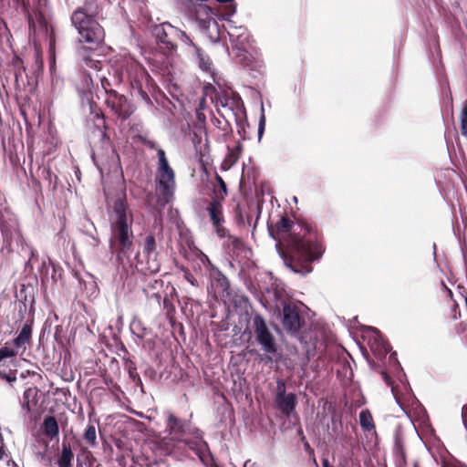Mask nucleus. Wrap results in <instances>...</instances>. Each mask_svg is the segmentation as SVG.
<instances>
[{
  "label": "nucleus",
  "instance_id": "nucleus-1",
  "mask_svg": "<svg viewBox=\"0 0 467 467\" xmlns=\"http://www.w3.org/2000/svg\"><path fill=\"white\" fill-rule=\"evenodd\" d=\"M297 228L298 231L291 220L282 217L269 231L275 240L285 242L291 248L293 258L285 260V265L294 273L306 275L313 270L311 263L319 260L325 249L307 227L298 225Z\"/></svg>",
  "mask_w": 467,
  "mask_h": 467
},
{
  "label": "nucleus",
  "instance_id": "nucleus-2",
  "mask_svg": "<svg viewBox=\"0 0 467 467\" xmlns=\"http://www.w3.org/2000/svg\"><path fill=\"white\" fill-rule=\"evenodd\" d=\"M109 220L110 224V244L117 246V260L123 270L128 273L124 258L129 257V253L133 245V213L130 209L126 196L123 194L117 198L109 212Z\"/></svg>",
  "mask_w": 467,
  "mask_h": 467
},
{
  "label": "nucleus",
  "instance_id": "nucleus-3",
  "mask_svg": "<svg viewBox=\"0 0 467 467\" xmlns=\"http://www.w3.org/2000/svg\"><path fill=\"white\" fill-rule=\"evenodd\" d=\"M218 3H230L223 8L213 10L206 5H199L195 12V20L201 31L213 43L219 41L222 30L215 17L227 21L236 13L234 0H215Z\"/></svg>",
  "mask_w": 467,
  "mask_h": 467
},
{
  "label": "nucleus",
  "instance_id": "nucleus-4",
  "mask_svg": "<svg viewBox=\"0 0 467 467\" xmlns=\"http://www.w3.org/2000/svg\"><path fill=\"white\" fill-rule=\"evenodd\" d=\"M98 13L97 5H87L76 10L71 16L72 24L81 39L93 46L100 44L105 35L102 26L94 19Z\"/></svg>",
  "mask_w": 467,
  "mask_h": 467
},
{
  "label": "nucleus",
  "instance_id": "nucleus-5",
  "mask_svg": "<svg viewBox=\"0 0 467 467\" xmlns=\"http://www.w3.org/2000/svg\"><path fill=\"white\" fill-rule=\"evenodd\" d=\"M158 166L156 171V197L160 206L164 207L174 197L176 189L175 172L169 164L165 151L158 148Z\"/></svg>",
  "mask_w": 467,
  "mask_h": 467
},
{
  "label": "nucleus",
  "instance_id": "nucleus-6",
  "mask_svg": "<svg viewBox=\"0 0 467 467\" xmlns=\"http://www.w3.org/2000/svg\"><path fill=\"white\" fill-rule=\"evenodd\" d=\"M167 420V428L172 440L177 441H183L190 447V449L195 451L198 454L202 452L207 448V443L203 441L202 434L199 430H195L192 432L195 439L193 441L181 440L178 434L184 435L186 433L184 422L176 418L172 413L168 414Z\"/></svg>",
  "mask_w": 467,
  "mask_h": 467
},
{
  "label": "nucleus",
  "instance_id": "nucleus-7",
  "mask_svg": "<svg viewBox=\"0 0 467 467\" xmlns=\"http://www.w3.org/2000/svg\"><path fill=\"white\" fill-rule=\"evenodd\" d=\"M253 327L255 333L256 341L267 354L276 353V343L275 337L269 330L265 319L260 315H255L253 318Z\"/></svg>",
  "mask_w": 467,
  "mask_h": 467
},
{
  "label": "nucleus",
  "instance_id": "nucleus-8",
  "mask_svg": "<svg viewBox=\"0 0 467 467\" xmlns=\"http://www.w3.org/2000/svg\"><path fill=\"white\" fill-rule=\"evenodd\" d=\"M275 406L285 416H290L296 406V396L294 393H286L285 383L278 379L275 394Z\"/></svg>",
  "mask_w": 467,
  "mask_h": 467
},
{
  "label": "nucleus",
  "instance_id": "nucleus-9",
  "mask_svg": "<svg viewBox=\"0 0 467 467\" xmlns=\"http://www.w3.org/2000/svg\"><path fill=\"white\" fill-rule=\"evenodd\" d=\"M227 33L232 43V49L250 47V34L248 30L244 26H236L230 18L227 20Z\"/></svg>",
  "mask_w": 467,
  "mask_h": 467
},
{
  "label": "nucleus",
  "instance_id": "nucleus-10",
  "mask_svg": "<svg viewBox=\"0 0 467 467\" xmlns=\"http://www.w3.org/2000/svg\"><path fill=\"white\" fill-rule=\"evenodd\" d=\"M143 254L147 256L148 261L146 266L139 267L141 272L157 273L160 271V264L157 261L156 241L153 235L146 236L143 244Z\"/></svg>",
  "mask_w": 467,
  "mask_h": 467
},
{
  "label": "nucleus",
  "instance_id": "nucleus-11",
  "mask_svg": "<svg viewBox=\"0 0 467 467\" xmlns=\"http://www.w3.org/2000/svg\"><path fill=\"white\" fill-rule=\"evenodd\" d=\"M364 338L368 339L371 351L379 358L390 350V347L384 341L382 335L375 327H368Z\"/></svg>",
  "mask_w": 467,
  "mask_h": 467
},
{
  "label": "nucleus",
  "instance_id": "nucleus-12",
  "mask_svg": "<svg viewBox=\"0 0 467 467\" xmlns=\"http://www.w3.org/2000/svg\"><path fill=\"white\" fill-rule=\"evenodd\" d=\"M152 32L157 41L161 43L167 50L172 51L175 49V26H171L170 23H162L155 26Z\"/></svg>",
  "mask_w": 467,
  "mask_h": 467
},
{
  "label": "nucleus",
  "instance_id": "nucleus-13",
  "mask_svg": "<svg viewBox=\"0 0 467 467\" xmlns=\"http://www.w3.org/2000/svg\"><path fill=\"white\" fill-rule=\"evenodd\" d=\"M124 74L127 75V77L129 78V79L131 82L134 81L137 84L139 88H141L142 84L144 82L147 83L149 81V78H150L147 71L140 64H138L135 61L129 62L126 68L121 69V72L119 73V75H118V79L121 80Z\"/></svg>",
  "mask_w": 467,
  "mask_h": 467
},
{
  "label": "nucleus",
  "instance_id": "nucleus-14",
  "mask_svg": "<svg viewBox=\"0 0 467 467\" xmlns=\"http://www.w3.org/2000/svg\"><path fill=\"white\" fill-rule=\"evenodd\" d=\"M283 305V320L282 324L285 330L291 333H296L300 327V317L298 312L295 309V307L291 306L288 304Z\"/></svg>",
  "mask_w": 467,
  "mask_h": 467
},
{
  "label": "nucleus",
  "instance_id": "nucleus-15",
  "mask_svg": "<svg viewBox=\"0 0 467 467\" xmlns=\"http://www.w3.org/2000/svg\"><path fill=\"white\" fill-rule=\"evenodd\" d=\"M232 54L236 63L244 67L254 69L257 67L258 62L248 52V47L233 48Z\"/></svg>",
  "mask_w": 467,
  "mask_h": 467
},
{
  "label": "nucleus",
  "instance_id": "nucleus-16",
  "mask_svg": "<svg viewBox=\"0 0 467 467\" xmlns=\"http://www.w3.org/2000/svg\"><path fill=\"white\" fill-rule=\"evenodd\" d=\"M127 99L124 96L119 95L116 92H111L107 99V104L119 117L126 118L127 112L124 109V105Z\"/></svg>",
  "mask_w": 467,
  "mask_h": 467
},
{
  "label": "nucleus",
  "instance_id": "nucleus-17",
  "mask_svg": "<svg viewBox=\"0 0 467 467\" xmlns=\"http://www.w3.org/2000/svg\"><path fill=\"white\" fill-rule=\"evenodd\" d=\"M38 389L36 388H28L23 394L21 401L22 409L26 412L33 410L37 403Z\"/></svg>",
  "mask_w": 467,
  "mask_h": 467
},
{
  "label": "nucleus",
  "instance_id": "nucleus-18",
  "mask_svg": "<svg viewBox=\"0 0 467 467\" xmlns=\"http://www.w3.org/2000/svg\"><path fill=\"white\" fill-rule=\"evenodd\" d=\"M42 431L50 440L57 438L59 434V428L56 418L53 416L46 417L42 424Z\"/></svg>",
  "mask_w": 467,
  "mask_h": 467
},
{
  "label": "nucleus",
  "instance_id": "nucleus-19",
  "mask_svg": "<svg viewBox=\"0 0 467 467\" xmlns=\"http://www.w3.org/2000/svg\"><path fill=\"white\" fill-rule=\"evenodd\" d=\"M78 55L82 57L85 65L96 71H99L102 67V64L99 60L93 58L89 56L87 47L84 45H79L78 48Z\"/></svg>",
  "mask_w": 467,
  "mask_h": 467
},
{
  "label": "nucleus",
  "instance_id": "nucleus-20",
  "mask_svg": "<svg viewBox=\"0 0 467 467\" xmlns=\"http://www.w3.org/2000/svg\"><path fill=\"white\" fill-rule=\"evenodd\" d=\"M359 424L363 431L375 433V424L373 420V417L368 410H363L359 412Z\"/></svg>",
  "mask_w": 467,
  "mask_h": 467
},
{
  "label": "nucleus",
  "instance_id": "nucleus-21",
  "mask_svg": "<svg viewBox=\"0 0 467 467\" xmlns=\"http://www.w3.org/2000/svg\"><path fill=\"white\" fill-rule=\"evenodd\" d=\"M209 215L215 226L222 222V204L219 199L213 200L208 207Z\"/></svg>",
  "mask_w": 467,
  "mask_h": 467
},
{
  "label": "nucleus",
  "instance_id": "nucleus-22",
  "mask_svg": "<svg viewBox=\"0 0 467 467\" xmlns=\"http://www.w3.org/2000/svg\"><path fill=\"white\" fill-rule=\"evenodd\" d=\"M74 454L71 451V448L68 445L63 444L61 454L57 460V464L59 467H72L71 462L73 460Z\"/></svg>",
  "mask_w": 467,
  "mask_h": 467
},
{
  "label": "nucleus",
  "instance_id": "nucleus-23",
  "mask_svg": "<svg viewBox=\"0 0 467 467\" xmlns=\"http://www.w3.org/2000/svg\"><path fill=\"white\" fill-rule=\"evenodd\" d=\"M32 329L28 325H25L18 336L15 338L14 342L17 348L24 347L31 337Z\"/></svg>",
  "mask_w": 467,
  "mask_h": 467
},
{
  "label": "nucleus",
  "instance_id": "nucleus-24",
  "mask_svg": "<svg viewBox=\"0 0 467 467\" xmlns=\"http://www.w3.org/2000/svg\"><path fill=\"white\" fill-rule=\"evenodd\" d=\"M175 39H180L185 46L191 47L194 54L199 55V48L192 43V39L184 31L176 27Z\"/></svg>",
  "mask_w": 467,
  "mask_h": 467
},
{
  "label": "nucleus",
  "instance_id": "nucleus-25",
  "mask_svg": "<svg viewBox=\"0 0 467 467\" xmlns=\"http://www.w3.org/2000/svg\"><path fill=\"white\" fill-rule=\"evenodd\" d=\"M130 329L139 338H143L148 333L147 328L140 320H133L130 324Z\"/></svg>",
  "mask_w": 467,
  "mask_h": 467
},
{
  "label": "nucleus",
  "instance_id": "nucleus-26",
  "mask_svg": "<svg viewBox=\"0 0 467 467\" xmlns=\"http://www.w3.org/2000/svg\"><path fill=\"white\" fill-rule=\"evenodd\" d=\"M461 132L462 136L467 137V99L463 101L460 114Z\"/></svg>",
  "mask_w": 467,
  "mask_h": 467
},
{
  "label": "nucleus",
  "instance_id": "nucleus-27",
  "mask_svg": "<svg viewBox=\"0 0 467 467\" xmlns=\"http://www.w3.org/2000/svg\"><path fill=\"white\" fill-rule=\"evenodd\" d=\"M84 439L89 445H95L97 435H96V428L94 425L89 424L88 425L86 431L84 433Z\"/></svg>",
  "mask_w": 467,
  "mask_h": 467
},
{
  "label": "nucleus",
  "instance_id": "nucleus-28",
  "mask_svg": "<svg viewBox=\"0 0 467 467\" xmlns=\"http://www.w3.org/2000/svg\"><path fill=\"white\" fill-rule=\"evenodd\" d=\"M382 377H383V379L384 381L391 387V392L394 396V399L396 400L397 403L403 409V404H402V400H401V397L400 396V393L397 389L396 387H394L390 381V378L389 377V375L386 373V372H382Z\"/></svg>",
  "mask_w": 467,
  "mask_h": 467
},
{
  "label": "nucleus",
  "instance_id": "nucleus-29",
  "mask_svg": "<svg viewBox=\"0 0 467 467\" xmlns=\"http://www.w3.org/2000/svg\"><path fill=\"white\" fill-rule=\"evenodd\" d=\"M395 453L400 462L405 461L403 441L399 434L395 436Z\"/></svg>",
  "mask_w": 467,
  "mask_h": 467
},
{
  "label": "nucleus",
  "instance_id": "nucleus-30",
  "mask_svg": "<svg viewBox=\"0 0 467 467\" xmlns=\"http://www.w3.org/2000/svg\"><path fill=\"white\" fill-rule=\"evenodd\" d=\"M12 65L15 68L16 79L18 80V78L21 76L22 72L25 71L24 62L19 57L16 56L12 60Z\"/></svg>",
  "mask_w": 467,
  "mask_h": 467
},
{
  "label": "nucleus",
  "instance_id": "nucleus-31",
  "mask_svg": "<svg viewBox=\"0 0 467 467\" xmlns=\"http://www.w3.org/2000/svg\"><path fill=\"white\" fill-rule=\"evenodd\" d=\"M216 181L219 185V191L216 192V197L219 200H223L227 195L226 183L224 182L223 178L219 175H216Z\"/></svg>",
  "mask_w": 467,
  "mask_h": 467
},
{
  "label": "nucleus",
  "instance_id": "nucleus-32",
  "mask_svg": "<svg viewBox=\"0 0 467 467\" xmlns=\"http://www.w3.org/2000/svg\"><path fill=\"white\" fill-rule=\"evenodd\" d=\"M261 110H262V114H261V117H260L259 125H258V137H259V139H261L262 136H263V133H264V130H265V114H264V106L263 105H262Z\"/></svg>",
  "mask_w": 467,
  "mask_h": 467
},
{
  "label": "nucleus",
  "instance_id": "nucleus-33",
  "mask_svg": "<svg viewBox=\"0 0 467 467\" xmlns=\"http://www.w3.org/2000/svg\"><path fill=\"white\" fill-rule=\"evenodd\" d=\"M198 58L200 59V65L204 70H210L211 69V62L209 58L206 60L202 57L201 51L199 50V55L195 54Z\"/></svg>",
  "mask_w": 467,
  "mask_h": 467
},
{
  "label": "nucleus",
  "instance_id": "nucleus-34",
  "mask_svg": "<svg viewBox=\"0 0 467 467\" xmlns=\"http://www.w3.org/2000/svg\"><path fill=\"white\" fill-rule=\"evenodd\" d=\"M216 106H220L222 108H228L229 99L224 95L218 96L216 99Z\"/></svg>",
  "mask_w": 467,
  "mask_h": 467
},
{
  "label": "nucleus",
  "instance_id": "nucleus-35",
  "mask_svg": "<svg viewBox=\"0 0 467 467\" xmlns=\"http://www.w3.org/2000/svg\"><path fill=\"white\" fill-rule=\"evenodd\" d=\"M185 278L186 280L193 286H198V282L197 280L193 277L192 275L189 274V273H186L185 274Z\"/></svg>",
  "mask_w": 467,
  "mask_h": 467
},
{
  "label": "nucleus",
  "instance_id": "nucleus-36",
  "mask_svg": "<svg viewBox=\"0 0 467 467\" xmlns=\"http://www.w3.org/2000/svg\"><path fill=\"white\" fill-rule=\"evenodd\" d=\"M441 467H464L456 462H443Z\"/></svg>",
  "mask_w": 467,
  "mask_h": 467
},
{
  "label": "nucleus",
  "instance_id": "nucleus-37",
  "mask_svg": "<svg viewBox=\"0 0 467 467\" xmlns=\"http://www.w3.org/2000/svg\"><path fill=\"white\" fill-rule=\"evenodd\" d=\"M462 418L465 428L467 429V405L463 406L462 410Z\"/></svg>",
  "mask_w": 467,
  "mask_h": 467
},
{
  "label": "nucleus",
  "instance_id": "nucleus-38",
  "mask_svg": "<svg viewBox=\"0 0 467 467\" xmlns=\"http://www.w3.org/2000/svg\"><path fill=\"white\" fill-rule=\"evenodd\" d=\"M91 85H92V78H91V77H85V86H84V88L86 90H90Z\"/></svg>",
  "mask_w": 467,
  "mask_h": 467
},
{
  "label": "nucleus",
  "instance_id": "nucleus-39",
  "mask_svg": "<svg viewBox=\"0 0 467 467\" xmlns=\"http://www.w3.org/2000/svg\"><path fill=\"white\" fill-rule=\"evenodd\" d=\"M142 141L147 147L150 149H157L156 143L154 141L149 140H143Z\"/></svg>",
  "mask_w": 467,
  "mask_h": 467
},
{
  "label": "nucleus",
  "instance_id": "nucleus-40",
  "mask_svg": "<svg viewBox=\"0 0 467 467\" xmlns=\"http://www.w3.org/2000/svg\"><path fill=\"white\" fill-rule=\"evenodd\" d=\"M14 364L11 363H5V366H1V370H5L6 372H9V369H11V367H14Z\"/></svg>",
  "mask_w": 467,
  "mask_h": 467
},
{
  "label": "nucleus",
  "instance_id": "nucleus-41",
  "mask_svg": "<svg viewBox=\"0 0 467 467\" xmlns=\"http://www.w3.org/2000/svg\"><path fill=\"white\" fill-rule=\"evenodd\" d=\"M201 260H202L203 265H205V264L211 265L210 259L205 254H202Z\"/></svg>",
  "mask_w": 467,
  "mask_h": 467
},
{
  "label": "nucleus",
  "instance_id": "nucleus-42",
  "mask_svg": "<svg viewBox=\"0 0 467 467\" xmlns=\"http://www.w3.org/2000/svg\"><path fill=\"white\" fill-rule=\"evenodd\" d=\"M36 252L35 251H31V257L29 258V262L33 264L35 259H36Z\"/></svg>",
  "mask_w": 467,
  "mask_h": 467
},
{
  "label": "nucleus",
  "instance_id": "nucleus-43",
  "mask_svg": "<svg viewBox=\"0 0 467 467\" xmlns=\"http://www.w3.org/2000/svg\"><path fill=\"white\" fill-rule=\"evenodd\" d=\"M275 294L276 300H282V292L281 291L276 290L275 292Z\"/></svg>",
  "mask_w": 467,
  "mask_h": 467
},
{
  "label": "nucleus",
  "instance_id": "nucleus-44",
  "mask_svg": "<svg viewBox=\"0 0 467 467\" xmlns=\"http://www.w3.org/2000/svg\"><path fill=\"white\" fill-rule=\"evenodd\" d=\"M322 465H323V467H333V466H331V465L329 464L328 460H327V459H324V460H323V462H322Z\"/></svg>",
  "mask_w": 467,
  "mask_h": 467
},
{
  "label": "nucleus",
  "instance_id": "nucleus-45",
  "mask_svg": "<svg viewBox=\"0 0 467 467\" xmlns=\"http://www.w3.org/2000/svg\"><path fill=\"white\" fill-rule=\"evenodd\" d=\"M444 285V288L448 291V293L451 296L452 295L451 291L445 285Z\"/></svg>",
  "mask_w": 467,
  "mask_h": 467
},
{
  "label": "nucleus",
  "instance_id": "nucleus-46",
  "mask_svg": "<svg viewBox=\"0 0 467 467\" xmlns=\"http://www.w3.org/2000/svg\"><path fill=\"white\" fill-rule=\"evenodd\" d=\"M99 78L103 81L105 79V76H99Z\"/></svg>",
  "mask_w": 467,
  "mask_h": 467
},
{
  "label": "nucleus",
  "instance_id": "nucleus-47",
  "mask_svg": "<svg viewBox=\"0 0 467 467\" xmlns=\"http://www.w3.org/2000/svg\"><path fill=\"white\" fill-rule=\"evenodd\" d=\"M93 161H94L95 164L99 167V164H98V162L96 161V157L94 155H93Z\"/></svg>",
  "mask_w": 467,
  "mask_h": 467
},
{
  "label": "nucleus",
  "instance_id": "nucleus-48",
  "mask_svg": "<svg viewBox=\"0 0 467 467\" xmlns=\"http://www.w3.org/2000/svg\"><path fill=\"white\" fill-rule=\"evenodd\" d=\"M246 464H247V462H245L244 467H246Z\"/></svg>",
  "mask_w": 467,
  "mask_h": 467
}]
</instances>
